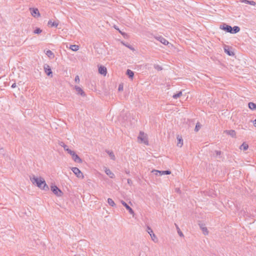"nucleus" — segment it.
I'll list each match as a JSON object with an SVG mask.
<instances>
[{"instance_id": "obj_1", "label": "nucleus", "mask_w": 256, "mask_h": 256, "mask_svg": "<svg viewBox=\"0 0 256 256\" xmlns=\"http://www.w3.org/2000/svg\"><path fill=\"white\" fill-rule=\"evenodd\" d=\"M30 179L33 184L36 185L40 188L45 190H48V186L43 178L32 176L30 177Z\"/></svg>"}, {"instance_id": "obj_2", "label": "nucleus", "mask_w": 256, "mask_h": 256, "mask_svg": "<svg viewBox=\"0 0 256 256\" xmlns=\"http://www.w3.org/2000/svg\"><path fill=\"white\" fill-rule=\"evenodd\" d=\"M138 139L140 140L141 142L144 143L146 145L148 144L147 135L142 132H140Z\"/></svg>"}, {"instance_id": "obj_3", "label": "nucleus", "mask_w": 256, "mask_h": 256, "mask_svg": "<svg viewBox=\"0 0 256 256\" xmlns=\"http://www.w3.org/2000/svg\"><path fill=\"white\" fill-rule=\"evenodd\" d=\"M147 232L150 235V236L151 237V238L152 240V241L154 242L155 243L158 242V238L157 236H156V235L154 233L153 230H152V229L150 227L148 226V228H147Z\"/></svg>"}, {"instance_id": "obj_4", "label": "nucleus", "mask_w": 256, "mask_h": 256, "mask_svg": "<svg viewBox=\"0 0 256 256\" xmlns=\"http://www.w3.org/2000/svg\"><path fill=\"white\" fill-rule=\"evenodd\" d=\"M156 38L158 41H160L162 44L166 46L168 45L169 48L173 47V45L172 44H170L169 42L166 38L161 36H156Z\"/></svg>"}, {"instance_id": "obj_5", "label": "nucleus", "mask_w": 256, "mask_h": 256, "mask_svg": "<svg viewBox=\"0 0 256 256\" xmlns=\"http://www.w3.org/2000/svg\"><path fill=\"white\" fill-rule=\"evenodd\" d=\"M72 170L78 178H84L82 173L78 168H72Z\"/></svg>"}, {"instance_id": "obj_6", "label": "nucleus", "mask_w": 256, "mask_h": 256, "mask_svg": "<svg viewBox=\"0 0 256 256\" xmlns=\"http://www.w3.org/2000/svg\"><path fill=\"white\" fill-rule=\"evenodd\" d=\"M52 191L58 196H62V192L56 186H51Z\"/></svg>"}, {"instance_id": "obj_7", "label": "nucleus", "mask_w": 256, "mask_h": 256, "mask_svg": "<svg viewBox=\"0 0 256 256\" xmlns=\"http://www.w3.org/2000/svg\"><path fill=\"white\" fill-rule=\"evenodd\" d=\"M30 14L34 18H38L40 16L38 10L37 8H30Z\"/></svg>"}, {"instance_id": "obj_8", "label": "nucleus", "mask_w": 256, "mask_h": 256, "mask_svg": "<svg viewBox=\"0 0 256 256\" xmlns=\"http://www.w3.org/2000/svg\"><path fill=\"white\" fill-rule=\"evenodd\" d=\"M120 202L126 208V209L128 211L130 214H132V216L134 215V212L133 210L129 206H128L125 202L124 200H121Z\"/></svg>"}, {"instance_id": "obj_9", "label": "nucleus", "mask_w": 256, "mask_h": 256, "mask_svg": "<svg viewBox=\"0 0 256 256\" xmlns=\"http://www.w3.org/2000/svg\"><path fill=\"white\" fill-rule=\"evenodd\" d=\"M74 88L76 92V93L78 94H80V95L82 96H86L84 92L82 89L81 88H80V86H74Z\"/></svg>"}, {"instance_id": "obj_10", "label": "nucleus", "mask_w": 256, "mask_h": 256, "mask_svg": "<svg viewBox=\"0 0 256 256\" xmlns=\"http://www.w3.org/2000/svg\"><path fill=\"white\" fill-rule=\"evenodd\" d=\"M98 72L100 74L104 75V76H106L107 74L106 68L104 66H100L98 68Z\"/></svg>"}, {"instance_id": "obj_11", "label": "nucleus", "mask_w": 256, "mask_h": 256, "mask_svg": "<svg viewBox=\"0 0 256 256\" xmlns=\"http://www.w3.org/2000/svg\"><path fill=\"white\" fill-rule=\"evenodd\" d=\"M104 170L106 174L109 176L110 178H114V174L108 168L104 167Z\"/></svg>"}, {"instance_id": "obj_12", "label": "nucleus", "mask_w": 256, "mask_h": 256, "mask_svg": "<svg viewBox=\"0 0 256 256\" xmlns=\"http://www.w3.org/2000/svg\"><path fill=\"white\" fill-rule=\"evenodd\" d=\"M44 72L48 76H49L52 74V70L48 64H44Z\"/></svg>"}, {"instance_id": "obj_13", "label": "nucleus", "mask_w": 256, "mask_h": 256, "mask_svg": "<svg viewBox=\"0 0 256 256\" xmlns=\"http://www.w3.org/2000/svg\"><path fill=\"white\" fill-rule=\"evenodd\" d=\"M220 28L222 30H224L227 32H232V28L230 26L226 25V24L222 25V26H220Z\"/></svg>"}, {"instance_id": "obj_14", "label": "nucleus", "mask_w": 256, "mask_h": 256, "mask_svg": "<svg viewBox=\"0 0 256 256\" xmlns=\"http://www.w3.org/2000/svg\"><path fill=\"white\" fill-rule=\"evenodd\" d=\"M224 133L230 135L232 138H236V132L234 130H226L224 131Z\"/></svg>"}, {"instance_id": "obj_15", "label": "nucleus", "mask_w": 256, "mask_h": 256, "mask_svg": "<svg viewBox=\"0 0 256 256\" xmlns=\"http://www.w3.org/2000/svg\"><path fill=\"white\" fill-rule=\"evenodd\" d=\"M72 160L76 162L82 163V159L76 153L72 156Z\"/></svg>"}, {"instance_id": "obj_16", "label": "nucleus", "mask_w": 256, "mask_h": 256, "mask_svg": "<svg viewBox=\"0 0 256 256\" xmlns=\"http://www.w3.org/2000/svg\"><path fill=\"white\" fill-rule=\"evenodd\" d=\"M178 140L177 146L181 148L183 145V140L182 137L180 136H178L176 137Z\"/></svg>"}, {"instance_id": "obj_17", "label": "nucleus", "mask_w": 256, "mask_h": 256, "mask_svg": "<svg viewBox=\"0 0 256 256\" xmlns=\"http://www.w3.org/2000/svg\"><path fill=\"white\" fill-rule=\"evenodd\" d=\"M200 226L201 230H202V231L203 232V234L204 235H208V231L207 228L204 226V225L202 224H200Z\"/></svg>"}, {"instance_id": "obj_18", "label": "nucleus", "mask_w": 256, "mask_h": 256, "mask_svg": "<svg viewBox=\"0 0 256 256\" xmlns=\"http://www.w3.org/2000/svg\"><path fill=\"white\" fill-rule=\"evenodd\" d=\"M79 46L78 45L76 44L70 45V48L74 52L78 51L79 50Z\"/></svg>"}, {"instance_id": "obj_19", "label": "nucleus", "mask_w": 256, "mask_h": 256, "mask_svg": "<svg viewBox=\"0 0 256 256\" xmlns=\"http://www.w3.org/2000/svg\"><path fill=\"white\" fill-rule=\"evenodd\" d=\"M106 152L108 153V154L109 155V156L110 157V158L114 160H116V157H115V156L114 154V152H112V151H110V150H106Z\"/></svg>"}, {"instance_id": "obj_20", "label": "nucleus", "mask_w": 256, "mask_h": 256, "mask_svg": "<svg viewBox=\"0 0 256 256\" xmlns=\"http://www.w3.org/2000/svg\"><path fill=\"white\" fill-rule=\"evenodd\" d=\"M48 24L50 26H54L57 27L58 25V23L56 22H52V20H50L48 22Z\"/></svg>"}, {"instance_id": "obj_21", "label": "nucleus", "mask_w": 256, "mask_h": 256, "mask_svg": "<svg viewBox=\"0 0 256 256\" xmlns=\"http://www.w3.org/2000/svg\"><path fill=\"white\" fill-rule=\"evenodd\" d=\"M46 54L50 58H53L54 56V53L50 50H48L46 52Z\"/></svg>"}, {"instance_id": "obj_22", "label": "nucleus", "mask_w": 256, "mask_h": 256, "mask_svg": "<svg viewBox=\"0 0 256 256\" xmlns=\"http://www.w3.org/2000/svg\"><path fill=\"white\" fill-rule=\"evenodd\" d=\"M240 148L241 150H246L248 148V145L246 142H243Z\"/></svg>"}, {"instance_id": "obj_23", "label": "nucleus", "mask_w": 256, "mask_h": 256, "mask_svg": "<svg viewBox=\"0 0 256 256\" xmlns=\"http://www.w3.org/2000/svg\"><path fill=\"white\" fill-rule=\"evenodd\" d=\"M126 74L130 78L132 79L134 78V73L132 70H126Z\"/></svg>"}, {"instance_id": "obj_24", "label": "nucleus", "mask_w": 256, "mask_h": 256, "mask_svg": "<svg viewBox=\"0 0 256 256\" xmlns=\"http://www.w3.org/2000/svg\"><path fill=\"white\" fill-rule=\"evenodd\" d=\"M248 106L249 108L252 110H255L256 109V104L252 102H249Z\"/></svg>"}, {"instance_id": "obj_25", "label": "nucleus", "mask_w": 256, "mask_h": 256, "mask_svg": "<svg viewBox=\"0 0 256 256\" xmlns=\"http://www.w3.org/2000/svg\"><path fill=\"white\" fill-rule=\"evenodd\" d=\"M108 203L111 206L114 207L116 206V204L114 203V201L110 198H108Z\"/></svg>"}, {"instance_id": "obj_26", "label": "nucleus", "mask_w": 256, "mask_h": 256, "mask_svg": "<svg viewBox=\"0 0 256 256\" xmlns=\"http://www.w3.org/2000/svg\"><path fill=\"white\" fill-rule=\"evenodd\" d=\"M240 30V28L238 26H234L233 28H232V34H236Z\"/></svg>"}, {"instance_id": "obj_27", "label": "nucleus", "mask_w": 256, "mask_h": 256, "mask_svg": "<svg viewBox=\"0 0 256 256\" xmlns=\"http://www.w3.org/2000/svg\"><path fill=\"white\" fill-rule=\"evenodd\" d=\"M171 174V172L170 170H160V176H162L164 174Z\"/></svg>"}, {"instance_id": "obj_28", "label": "nucleus", "mask_w": 256, "mask_h": 256, "mask_svg": "<svg viewBox=\"0 0 256 256\" xmlns=\"http://www.w3.org/2000/svg\"><path fill=\"white\" fill-rule=\"evenodd\" d=\"M182 96V92H179L178 93H177L176 94H174L172 96V98L174 99H177L178 98H180Z\"/></svg>"}, {"instance_id": "obj_29", "label": "nucleus", "mask_w": 256, "mask_h": 256, "mask_svg": "<svg viewBox=\"0 0 256 256\" xmlns=\"http://www.w3.org/2000/svg\"><path fill=\"white\" fill-rule=\"evenodd\" d=\"M122 44L125 46H126L127 48H130V50H132V51H134L135 50V49L134 48V47H132V46L130 45V44H124V42H122Z\"/></svg>"}, {"instance_id": "obj_30", "label": "nucleus", "mask_w": 256, "mask_h": 256, "mask_svg": "<svg viewBox=\"0 0 256 256\" xmlns=\"http://www.w3.org/2000/svg\"><path fill=\"white\" fill-rule=\"evenodd\" d=\"M201 128V125L200 124V122H197L196 124V127H195V128H194V131L196 132H198L200 129Z\"/></svg>"}, {"instance_id": "obj_31", "label": "nucleus", "mask_w": 256, "mask_h": 256, "mask_svg": "<svg viewBox=\"0 0 256 256\" xmlns=\"http://www.w3.org/2000/svg\"><path fill=\"white\" fill-rule=\"evenodd\" d=\"M224 52L226 53L228 56H234V53L232 52H231V51H230L224 48Z\"/></svg>"}, {"instance_id": "obj_32", "label": "nucleus", "mask_w": 256, "mask_h": 256, "mask_svg": "<svg viewBox=\"0 0 256 256\" xmlns=\"http://www.w3.org/2000/svg\"><path fill=\"white\" fill-rule=\"evenodd\" d=\"M42 30L40 28H36L34 31V33L35 34H40L42 32Z\"/></svg>"}, {"instance_id": "obj_33", "label": "nucleus", "mask_w": 256, "mask_h": 256, "mask_svg": "<svg viewBox=\"0 0 256 256\" xmlns=\"http://www.w3.org/2000/svg\"><path fill=\"white\" fill-rule=\"evenodd\" d=\"M66 151L70 154L71 155V156H73L76 152L73 151V150H71L69 149L68 148V149H66Z\"/></svg>"}, {"instance_id": "obj_34", "label": "nucleus", "mask_w": 256, "mask_h": 256, "mask_svg": "<svg viewBox=\"0 0 256 256\" xmlns=\"http://www.w3.org/2000/svg\"><path fill=\"white\" fill-rule=\"evenodd\" d=\"M244 2L246 4H249L250 5L254 6L255 4V2L254 1H248L247 0H244Z\"/></svg>"}, {"instance_id": "obj_35", "label": "nucleus", "mask_w": 256, "mask_h": 256, "mask_svg": "<svg viewBox=\"0 0 256 256\" xmlns=\"http://www.w3.org/2000/svg\"><path fill=\"white\" fill-rule=\"evenodd\" d=\"M60 145L64 148V150L66 151V149H68V146L65 144L63 142H61Z\"/></svg>"}, {"instance_id": "obj_36", "label": "nucleus", "mask_w": 256, "mask_h": 256, "mask_svg": "<svg viewBox=\"0 0 256 256\" xmlns=\"http://www.w3.org/2000/svg\"><path fill=\"white\" fill-rule=\"evenodd\" d=\"M176 227H177V229H178V232L179 236L181 237H184V236L183 233L180 230L178 226H176Z\"/></svg>"}, {"instance_id": "obj_37", "label": "nucleus", "mask_w": 256, "mask_h": 256, "mask_svg": "<svg viewBox=\"0 0 256 256\" xmlns=\"http://www.w3.org/2000/svg\"><path fill=\"white\" fill-rule=\"evenodd\" d=\"M74 82L76 83V84H79L80 82V78L78 76H76V77H75V78H74Z\"/></svg>"}, {"instance_id": "obj_38", "label": "nucleus", "mask_w": 256, "mask_h": 256, "mask_svg": "<svg viewBox=\"0 0 256 256\" xmlns=\"http://www.w3.org/2000/svg\"><path fill=\"white\" fill-rule=\"evenodd\" d=\"M152 173H154V174H156V175L160 174V170H153L152 171Z\"/></svg>"}, {"instance_id": "obj_39", "label": "nucleus", "mask_w": 256, "mask_h": 256, "mask_svg": "<svg viewBox=\"0 0 256 256\" xmlns=\"http://www.w3.org/2000/svg\"><path fill=\"white\" fill-rule=\"evenodd\" d=\"M154 67L156 69L158 70H162V67L158 65H154Z\"/></svg>"}, {"instance_id": "obj_40", "label": "nucleus", "mask_w": 256, "mask_h": 256, "mask_svg": "<svg viewBox=\"0 0 256 256\" xmlns=\"http://www.w3.org/2000/svg\"><path fill=\"white\" fill-rule=\"evenodd\" d=\"M128 183L130 185H131L132 184V180L130 179H128Z\"/></svg>"}, {"instance_id": "obj_41", "label": "nucleus", "mask_w": 256, "mask_h": 256, "mask_svg": "<svg viewBox=\"0 0 256 256\" xmlns=\"http://www.w3.org/2000/svg\"><path fill=\"white\" fill-rule=\"evenodd\" d=\"M118 30L119 32L122 35H124L125 33L122 32L121 30H120L119 29H117Z\"/></svg>"}, {"instance_id": "obj_42", "label": "nucleus", "mask_w": 256, "mask_h": 256, "mask_svg": "<svg viewBox=\"0 0 256 256\" xmlns=\"http://www.w3.org/2000/svg\"><path fill=\"white\" fill-rule=\"evenodd\" d=\"M16 87V83L13 84L12 86V88H15Z\"/></svg>"}, {"instance_id": "obj_43", "label": "nucleus", "mask_w": 256, "mask_h": 256, "mask_svg": "<svg viewBox=\"0 0 256 256\" xmlns=\"http://www.w3.org/2000/svg\"><path fill=\"white\" fill-rule=\"evenodd\" d=\"M221 152L220 151H216V154L217 155L220 154Z\"/></svg>"}, {"instance_id": "obj_44", "label": "nucleus", "mask_w": 256, "mask_h": 256, "mask_svg": "<svg viewBox=\"0 0 256 256\" xmlns=\"http://www.w3.org/2000/svg\"><path fill=\"white\" fill-rule=\"evenodd\" d=\"M122 90V86H120L118 87V90Z\"/></svg>"}, {"instance_id": "obj_45", "label": "nucleus", "mask_w": 256, "mask_h": 256, "mask_svg": "<svg viewBox=\"0 0 256 256\" xmlns=\"http://www.w3.org/2000/svg\"><path fill=\"white\" fill-rule=\"evenodd\" d=\"M176 191L177 192H180V188H176Z\"/></svg>"}, {"instance_id": "obj_46", "label": "nucleus", "mask_w": 256, "mask_h": 256, "mask_svg": "<svg viewBox=\"0 0 256 256\" xmlns=\"http://www.w3.org/2000/svg\"><path fill=\"white\" fill-rule=\"evenodd\" d=\"M254 125L256 127V119L254 121Z\"/></svg>"}, {"instance_id": "obj_47", "label": "nucleus", "mask_w": 256, "mask_h": 256, "mask_svg": "<svg viewBox=\"0 0 256 256\" xmlns=\"http://www.w3.org/2000/svg\"><path fill=\"white\" fill-rule=\"evenodd\" d=\"M114 28H115L116 30H117V29H118V28H117V27L114 26Z\"/></svg>"}]
</instances>
